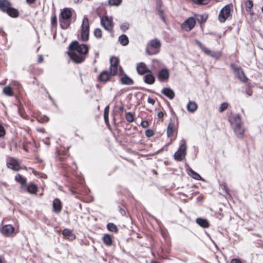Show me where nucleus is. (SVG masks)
<instances>
[{
  "label": "nucleus",
  "instance_id": "nucleus-1",
  "mask_svg": "<svg viewBox=\"0 0 263 263\" xmlns=\"http://www.w3.org/2000/svg\"><path fill=\"white\" fill-rule=\"evenodd\" d=\"M89 51V47L87 45L80 44L75 41L69 45L68 54L70 59L76 63L80 64L83 62Z\"/></svg>",
  "mask_w": 263,
  "mask_h": 263
},
{
  "label": "nucleus",
  "instance_id": "nucleus-2",
  "mask_svg": "<svg viewBox=\"0 0 263 263\" xmlns=\"http://www.w3.org/2000/svg\"><path fill=\"white\" fill-rule=\"evenodd\" d=\"M161 45V42L158 39L151 40L146 49L147 53L151 55L157 54L159 52Z\"/></svg>",
  "mask_w": 263,
  "mask_h": 263
},
{
  "label": "nucleus",
  "instance_id": "nucleus-3",
  "mask_svg": "<svg viewBox=\"0 0 263 263\" xmlns=\"http://www.w3.org/2000/svg\"><path fill=\"white\" fill-rule=\"evenodd\" d=\"M81 37L83 41H87L89 39V20L86 16H84L81 25Z\"/></svg>",
  "mask_w": 263,
  "mask_h": 263
},
{
  "label": "nucleus",
  "instance_id": "nucleus-4",
  "mask_svg": "<svg viewBox=\"0 0 263 263\" xmlns=\"http://www.w3.org/2000/svg\"><path fill=\"white\" fill-rule=\"evenodd\" d=\"M187 146L185 141L180 145L178 150L175 153L174 158L177 161L183 160L186 155Z\"/></svg>",
  "mask_w": 263,
  "mask_h": 263
},
{
  "label": "nucleus",
  "instance_id": "nucleus-5",
  "mask_svg": "<svg viewBox=\"0 0 263 263\" xmlns=\"http://www.w3.org/2000/svg\"><path fill=\"white\" fill-rule=\"evenodd\" d=\"M101 25L109 32H113L114 23L111 17L104 16L101 18Z\"/></svg>",
  "mask_w": 263,
  "mask_h": 263
},
{
  "label": "nucleus",
  "instance_id": "nucleus-6",
  "mask_svg": "<svg viewBox=\"0 0 263 263\" xmlns=\"http://www.w3.org/2000/svg\"><path fill=\"white\" fill-rule=\"evenodd\" d=\"M231 66L234 73L240 80L243 82H247L248 79L246 77L244 72L240 67L234 64H231Z\"/></svg>",
  "mask_w": 263,
  "mask_h": 263
},
{
  "label": "nucleus",
  "instance_id": "nucleus-7",
  "mask_svg": "<svg viewBox=\"0 0 263 263\" xmlns=\"http://www.w3.org/2000/svg\"><path fill=\"white\" fill-rule=\"evenodd\" d=\"M231 13V8L229 5L225 6L221 9L219 13V20L220 22L223 23L229 17Z\"/></svg>",
  "mask_w": 263,
  "mask_h": 263
},
{
  "label": "nucleus",
  "instance_id": "nucleus-8",
  "mask_svg": "<svg viewBox=\"0 0 263 263\" xmlns=\"http://www.w3.org/2000/svg\"><path fill=\"white\" fill-rule=\"evenodd\" d=\"M170 77V72L167 68H162L158 73L157 78L160 82H167Z\"/></svg>",
  "mask_w": 263,
  "mask_h": 263
},
{
  "label": "nucleus",
  "instance_id": "nucleus-9",
  "mask_svg": "<svg viewBox=\"0 0 263 263\" xmlns=\"http://www.w3.org/2000/svg\"><path fill=\"white\" fill-rule=\"evenodd\" d=\"M119 59L115 57H112L110 59V67L109 70L112 74H118V66L119 65Z\"/></svg>",
  "mask_w": 263,
  "mask_h": 263
},
{
  "label": "nucleus",
  "instance_id": "nucleus-10",
  "mask_svg": "<svg viewBox=\"0 0 263 263\" xmlns=\"http://www.w3.org/2000/svg\"><path fill=\"white\" fill-rule=\"evenodd\" d=\"M116 75V74H112L110 70L109 71L108 70H103L99 74L98 80L101 82H105L109 81L112 77Z\"/></svg>",
  "mask_w": 263,
  "mask_h": 263
},
{
  "label": "nucleus",
  "instance_id": "nucleus-11",
  "mask_svg": "<svg viewBox=\"0 0 263 263\" xmlns=\"http://www.w3.org/2000/svg\"><path fill=\"white\" fill-rule=\"evenodd\" d=\"M7 166L8 168L15 171H18L22 168L18 160L13 158H11L9 161L7 163Z\"/></svg>",
  "mask_w": 263,
  "mask_h": 263
},
{
  "label": "nucleus",
  "instance_id": "nucleus-12",
  "mask_svg": "<svg viewBox=\"0 0 263 263\" xmlns=\"http://www.w3.org/2000/svg\"><path fill=\"white\" fill-rule=\"evenodd\" d=\"M232 127L242 125L241 118L239 115L235 114L232 115L229 119Z\"/></svg>",
  "mask_w": 263,
  "mask_h": 263
},
{
  "label": "nucleus",
  "instance_id": "nucleus-13",
  "mask_svg": "<svg viewBox=\"0 0 263 263\" xmlns=\"http://www.w3.org/2000/svg\"><path fill=\"white\" fill-rule=\"evenodd\" d=\"M72 16V9L69 8H64L60 13V18L64 20H69Z\"/></svg>",
  "mask_w": 263,
  "mask_h": 263
},
{
  "label": "nucleus",
  "instance_id": "nucleus-14",
  "mask_svg": "<svg viewBox=\"0 0 263 263\" xmlns=\"http://www.w3.org/2000/svg\"><path fill=\"white\" fill-rule=\"evenodd\" d=\"M14 231V228L11 224H6L3 226L2 233L7 236L11 235Z\"/></svg>",
  "mask_w": 263,
  "mask_h": 263
},
{
  "label": "nucleus",
  "instance_id": "nucleus-15",
  "mask_svg": "<svg viewBox=\"0 0 263 263\" xmlns=\"http://www.w3.org/2000/svg\"><path fill=\"white\" fill-rule=\"evenodd\" d=\"M137 71L140 75H142L146 72H151V71L146 67L145 64L143 62L139 63L137 65Z\"/></svg>",
  "mask_w": 263,
  "mask_h": 263
},
{
  "label": "nucleus",
  "instance_id": "nucleus-16",
  "mask_svg": "<svg viewBox=\"0 0 263 263\" xmlns=\"http://www.w3.org/2000/svg\"><path fill=\"white\" fill-rule=\"evenodd\" d=\"M236 135V136L239 138H243L244 136V133L245 131V128L242 126V125L236 126L232 128Z\"/></svg>",
  "mask_w": 263,
  "mask_h": 263
},
{
  "label": "nucleus",
  "instance_id": "nucleus-17",
  "mask_svg": "<svg viewBox=\"0 0 263 263\" xmlns=\"http://www.w3.org/2000/svg\"><path fill=\"white\" fill-rule=\"evenodd\" d=\"M53 211L59 213L62 210V203L59 198H55L53 200L52 203Z\"/></svg>",
  "mask_w": 263,
  "mask_h": 263
},
{
  "label": "nucleus",
  "instance_id": "nucleus-18",
  "mask_svg": "<svg viewBox=\"0 0 263 263\" xmlns=\"http://www.w3.org/2000/svg\"><path fill=\"white\" fill-rule=\"evenodd\" d=\"M161 93L171 100L174 99L175 96L174 91L168 87L162 89Z\"/></svg>",
  "mask_w": 263,
  "mask_h": 263
},
{
  "label": "nucleus",
  "instance_id": "nucleus-19",
  "mask_svg": "<svg viewBox=\"0 0 263 263\" xmlns=\"http://www.w3.org/2000/svg\"><path fill=\"white\" fill-rule=\"evenodd\" d=\"M11 4L8 0H0V10L3 12H6Z\"/></svg>",
  "mask_w": 263,
  "mask_h": 263
},
{
  "label": "nucleus",
  "instance_id": "nucleus-20",
  "mask_svg": "<svg viewBox=\"0 0 263 263\" xmlns=\"http://www.w3.org/2000/svg\"><path fill=\"white\" fill-rule=\"evenodd\" d=\"M27 192L31 194H36L38 188L37 186L33 183H29V184H26V185L25 186Z\"/></svg>",
  "mask_w": 263,
  "mask_h": 263
},
{
  "label": "nucleus",
  "instance_id": "nucleus-21",
  "mask_svg": "<svg viewBox=\"0 0 263 263\" xmlns=\"http://www.w3.org/2000/svg\"><path fill=\"white\" fill-rule=\"evenodd\" d=\"M196 23V20L193 17H189L184 23V25L189 28V30H191L194 28Z\"/></svg>",
  "mask_w": 263,
  "mask_h": 263
},
{
  "label": "nucleus",
  "instance_id": "nucleus-22",
  "mask_svg": "<svg viewBox=\"0 0 263 263\" xmlns=\"http://www.w3.org/2000/svg\"><path fill=\"white\" fill-rule=\"evenodd\" d=\"M187 109L189 112H194L198 108V105L195 102L189 101L186 106Z\"/></svg>",
  "mask_w": 263,
  "mask_h": 263
},
{
  "label": "nucleus",
  "instance_id": "nucleus-23",
  "mask_svg": "<svg viewBox=\"0 0 263 263\" xmlns=\"http://www.w3.org/2000/svg\"><path fill=\"white\" fill-rule=\"evenodd\" d=\"M121 82L122 84L127 85H132L134 84V81L126 74L121 78Z\"/></svg>",
  "mask_w": 263,
  "mask_h": 263
},
{
  "label": "nucleus",
  "instance_id": "nucleus-24",
  "mask_svg": "<svg viewBox=\"0 0 263 263\" xmlns=\"http://www.w3.org/2000/svg\"><path fill=\"white\" fill-rule=\"evenodd\" d=\"M6 13L10 16L14 18L18 17L19 15L18 11L16 9L11 7V6L9 7Z\"/></svg>",
  "mask_w": 263,
  "mask_h": 263
},
{
  "label": "nucleus",
  "instance_id": "nucleus-25",
  "mask_svg": "<svg viewBox=\"0 0 263 263\" xmlns=\"http://www.w3.org/2000/svg\"><path fill=\"white\" fill-rule=\"evenodd\" d=\"M15 180L21 184L22 186V187L25 186L27 184V179L26 178L23 177L20 174H17L15 176Z\"/></svg>",
  "mask_w": 263,
  "mask_h": 263
},
{
  "label": "nucleus",
  "instance_id": "nucleus-26",
  "mask_svg": "<svg viewBox=\"0 0 263 263\" xmlns=\"http://www.w3.org/2000/svg\"><path fill=\"white\" fill-rule=\"evenodd\" d=\"M144 81L147 84H153L155 81V77L152 74H146L144 77Z\"/></svg>",
  "mask_w": 263,
  "mask_h": 263
},
{
  "label": "nucleus",
  "instance_id": "nucleus-27",
  "mask_svg": "<svg viewBox=\"0 0 263 263\" xmlns=\"http://www.w3.org/2000/svg\"><path fill=\"white\" fill-rule=\"evenodd\" d=\"M102 240L104 244L107 246L109 247L112 245V237L109 234H105L102 238Z\"/></svg>",
  "mask_w": 263,
  "mask_h": 263
},
{
  "label": "nucleus",
  "instance_id": "nucleus-28",
  "mask_svg": "<svg viewBox=\"0 0 263 263\" xmlns=\"http://www.w3.org/2000/svg\"><path fill=\"white\" fill-rule=\"evenodd\" d=\"M187 174L189 175H190L191 177L197 180H201L202 177L200 176V175L193 171L192 168H189L187 171Z\"/></svg>",
  "mask_w": 263,
  "mask_h": 263
},
{
  "label": "nucleus",
  "instance_id": "nucleus-29",
  "mask_svg": "<svg viewBox=\"0 0 263 263\" xmlns=\"http://www.w3.org/2000/svg\"><path fill=\"white\" fill-rule=\"evenodd\" d=\"M3 93L8 97H12L14 95L12 88L10 86H6L3 89Z\"/></svg>",
  "mask_w": 263,
  "mask_h": 263
},
{
  "label": "nucleus",
  "instance_id": "nucleus-30",
  "mask_svg": "<svg viewBox=\"0 0 263 263\" xmlns=\"http://www.w3.org/2000/svg\"><path fill=\"white\" fill-rule=\"evenodd\" d=\"M204 53L207 55L215 59H218L221 56V54L220 52L213 51L208 48H207Z\"/></svg>",
  "mask_w": 263,
  "mask_h": 263
},
{
  "label": "nucleus",
  "instance_id": "nucleus-31",
  "mask_svg": "<svg viewBox=\"0 0 263 263\" xmlns=\"http://www.w3.org/2000/svg\"><path fill=\"white\" fill-rule=\"evenodd\" d=\"M196 222L201 227L206 228L209 226V222L206 219H203L201 218H198L196 219Z\"/></svg>",
  "mask_w": 263,
  "mask_h": 263
},
{
  "label": "nucleus",
  "instance_id": "nucleus-32",
  "mask_svg": "<svg viewBox=\"0 0 263 263\" xmlns=\"http://www.w3.org/2000/svg\"><path fill=\"white\" fill-rule=\"evenodd\" d=\"M119 42L123 46H126L129 43V40L127 35L122 34L119 37Z\"/></svg>",
  "mask_w": 263,
  "mask_h": 263
},
{
  "label": "nucleus",
  "instance_id": "nucleus-33",
  "mask_svg": "<svg viewBox=\"0 0 263 263\" xmlns=\"http://www.w3.org/2000/svg\"><path fill=\"white\" fill-rule=\"evenodd\" d=\"M174 123L172 122H170L168 124L167 128V136L168 137H171L172 136L174 133Z\"/></svg>",
  "mask_w": 263,
  "mask_h": 263
},
{
  "label": "nucleus",
  "instance_id": "nucleus-34",
  "mask_svg": "<svg viewBox=\"0 0 263 263\" xmlns=\"http://www.w3.org/2000/svg\"><path fill=\"white\" fill-rule=\"evenodd\" d=\"M61 27L63 29H67L70 24V22L68 20H64L60 18Z\"/></svg>",
  "mask_w": 263,
  "mask_h": 263
},
{
  "label": "nucleus",
  "instance_id": "nucleus-35",
  "mask_svg": "<svg viewBox=\"0 0 263 263\" xmlns=\"http://www.w3.org/2000/svg\"><path fill=\"white\" fill-rule=\"evenodd\" d=\"M125 119L127 122L132 123L134 121V115L131 112H127L125 114Z\"/></svg>",
  "mask_w": 263,
  "mask_h": 263
},
{
  "label": "nucleus",
  "instance_id": "nucleus-36",
  "mask_svg": "<svg viewBox=\"0 0 263 263\" xmlns=\"http://www.w3.org/2000/svg\"><path fill=\"white\" fill-rule=\"evenodd\" d=\"M109 106L108 105L106 106L104 111V118L106 123L109 122Z\"/></svg>",
  "mask_w": 263,
  "mask_h": 263
},
{
  "label": "nucleus",
  "instance_id": "nucleus-37",
  "mask_svg": "<svg viewBox=\"0 0 263 263\" xmlns=\"http://www.w3.org/2000/svg\"><path fill=\"white\" fill-rule=\"evenodd\" d=\"M107 229L111 232H118V228L113 223H109L107 225Z\"/></svg>",
  "mask_w": 263,
  "mask_h": 263
},
{
  "label": "nucleus",
  "instance_id": "nucleus-38",
  "mask_svg": "<svg viewBox=\"0 0 263 263\" xmlns=\"http://www.w3.org/2000/svg\"><path fill=\"white\" fill-rule=\"evenodd\" d=\"M253 6V3L251 0H247L245 2L246 10L247 11H250L251 8Z\"/></svg>",
  "mask_w": 263,
  "mask_h": 263
},
{
  "label": "nucleus",
  "instance_id": "nucleus-39",
  "mask_svg": "<svg viewBox=\"0 0 263 263\" xmlns=\"http://www.w3.org/2000/svg\"><path fill=\"white\" fill-rule=\"evenodd\" d=\"M122 0H109L108 4L111 6H119Z\"/></svg>",
  "mask_w": 263,
  "mask_h": 263
},
{
  "label": "nucleus",
  "instance_id": "nucleus-40",
  "mask_svg": "<svg viewBox=\"0 0 263 263\" xmlns=\"http://www.w3.org/2000/svg\"><path fill=\"white\" fill-rule=\"evenodd\" d=\"M93 34L95 37L97 39H101L102 36V30L100 28H96L93 32Z\"/></svg>",
  "mask_w": 263,
  "mask_h": 263
},
{
  "label": "nucleus",
  "instance_id": "nucleus-41",
  "mask_svg": "<svg viewBox=\"0 0 263 263\" xmlns=\"http://www.w3.org/2000/svg\"><path fill=\"white\" fill-rule=\"evenodd\" d=\"M11 85H12L13 87H15L18 91H21L22 89V87L20 83L17 81H12L11 84Z\"/></svg>",
  "mask_w": 263,
  "mask_h": 263
},
{
  "label": "nucleus",
  "instance_id": "nucleus-42",
  "mask_svg": "<svg viewBox=\"0 0 263 263\" xmlns=\"http://www.w3.org/2000/svg\"><path fill=\"white\" fill-rule=\"evenodd\" d=\"M194 3L198 5H206L210 2V0H192Z\"/></svg>",
  "mask_w": 263,
  "mask_h": 263
},
{
  "label": "nucleus",
  "instance_id": "nucleus-43",
  "mask_svg": "<svg viewBox=\"0 0 263 263\" xmlns=\"http://www.w3.org/2000/svg\"><path fill=\"white\" fill-rule=\"evenodd\" d=\"M228 107V103L227 102H224L221 104L219 108V111L221 112L227 109Z\"/></svg>",
  "mask_w": 263,
  "mask_h": 263
},
{
  "label": "nucleus",
  "instance_id": "nucleus-44",
  "mask_svg": "<svg viewBox=\"0 0 263 263\" xmlns=\"http://www.w3.org/2000/svg\"><path fill=\"white\" fill-rule=\"evenodd\" d=\"M129 25L127 23H123L120 25V28L123 31H125L127 30H128L129 28Z\"/></svg>",
  "mask_w": 263,
  "mask_h": 263
},
{
  "label": "nucleus",
  "instance_id": "nucleus-45",
  "mask_svg": "<svg viewBox=\"0 0 263 263\" xmlns=\"http://www.w3.org/2000/svg\"><path fill=\"white\" fill-rule=\"evenodd\" d=\"M196 43L204 52H205V50H206L207 48H206L200 42L196 40Z\"/></svg>",
  "mask_w": 263,
  "mask_h": 263
},
{
  "label": "nucleus",
  "instance_id": "nucleus-46",
  "mask_svg": "<svg viewBox=\"0 0 263 263\" xmlns=\"http://www.w3.org/2000/svg\"><path fill=\"white\" fill-rule=\"evenodd\" d=\"M62 234L64 236H70L72 235L71 231L67 229H64L63 231Z\"/></svg>",
  "mask_w": 263,
  "mask_h": 263
},
{
  "label": "nucleus",
  "instance_id": "nucleus-47",
  "mask_svg": "<svg viewBox=\"0 0 263 263\" xmlns=\"http://www.w3.org/2000/svg\"><path fill=\"white\" fill-rule=\"evenodd\" d=\"M145 134L147 137H151L154 136V132L153 130L148 129L146 130Z\"/></svg>",
  "mask_w": 263,
  "mask_h": 263
},
{
  "label": "nucleus",
  "instance_id": "nucleus-48",
  "mask_svg": "<svg viewBox=\"0 0 263 263\" xmlns=\"http://www.w3.org/2000/svg\"><path fill=\"white\" fill-rule=\"evenodd\" d=\"M162 5V3L161 1L159 0L157 2L156 7H157V9L158 11L159 12V13L160 12V11H163L161 9Z\"/></svg>",
  "mask_w": 263,
  "mask_h": 263
},
{
  "label": "nucleus",
  "instance_id": "nucleus-49",
  "mask_svg": "<svg viewBox=\"0 0 263 263\" xmlns=\"http://www.w3.org/2000/svg\"><path fill=\"white\" fill-rule=\"evenodd\" d=\"M5 130L4 126L0 124V137H2L5 135Z\"/></svg>",
  "mask_w": 263,
  "mask_h": 263
},
{
  "label": "nucleus",
  "instance_id": "nucleus-50",
  "mask_svg": "<svg viewBox=\"0 0 263 263\" xmlns=\"http://www.w3.org/2000/svg\"><path fill=\"white\" fill-rule=\"evenodd\" d=\"M141 125L143 128H147L149 126V123L146 120H143L141 121Z\"/></svg>",
  "mask_w": 263,
  "mask_h": 263
},
{
  "label": "nucleus",
  "instance_id": "nucleus-51",
  "mask_svg": "<svg viewBox=\"0 0 263 263\" xmlns=\"http://www.w3.org/2000/svg\"><path fill=\"white\" fill-rule=\"evenodd\" d=\"M160 16L161 17L162 21L166 23V20L163 15V11H160V12L159 13Z\"/></svg>",
  "mask_w": 263,
  "mask_h": 263
},
{
  "label": "nucleus",
  "instance_id": "nucleus-52",
  "mask_svg": "<svg viewBox=\"0 0 263 263\" xmlns=\"http://www.w3.org/2000/svg\"><path fill=\"white\" fill-rule=\"evenodd\" d=\"M230 263H242V262L239 259L233 258L231 260Z\"/></svg>",
  "mask_w": 263,
  "mask_h": 263
},
{
  "label": "nucleus",
  "instance_id": "nucleus-53",
  "mask_svg": "<svg viewBox=\"0 0 263 263\" xmlns=\"http://www.w3.org/2000/svg\"><path fill=\"white\" fill-rule=\"evenodd\" d=\"M164 112L163 111H159L157 116L159 119H162L164 117Z\"/></svg>",
  "mask_w": 263,
  "mask_h": 263
},
{
  "label": "nucleus",
  "instance_id": "nucleus-54",
  "mask_svg": "<svg viewBox=\"0 0 263 263\" xmlns=\"http://www.w3.org/2000/svg\"><path fill=\"white\" fill-rule=\"evenodd\" d=\"M57 17H56V16H54L52 18L51 24L53 26H54L57 24Z\"/></svg>",
  "mask_w": 263,
  "mask_h": 263
},
{
  "label": "nucleus",
  "instance_id": "nucleus-55",
  "mask_svg": "<svg viewBox=\"0 0 263 263\" xmlns=\"http://www.w3.org/2000/svg\"><path fill=\"white\" fill-rule=\"evenodd\" d=\"M147 102L152 105H154L155 103V101L153 99L148 97L147 99Z\"/></svg>",
  "mask_w": 263,
  "mask_h": 263
},
{
  "label": "nucleus",
  "instance_id": "nucleus-56",
  "mask_svg": "<svg viewBox=\"0 0 263 263\" xmlns=\"http://www.w3.org/2000/svg\"><path fill=\"white\" fill-rule=\"evenodd\" d=\"M43 60H44V59H43V56L41 55L39 56V57L38 58V62L40 63H42L43 61Z\"/></svg>",
  "mask_w": 263,
  "mask_h": 263
},
{
  "label": "nucleus",
  "instance_id": "nucleus-57",
  "mask_svg": "<svg viewBox=\"0 0 263 263\" xmlns=\"http://www.w3.org/2000/svg\"><path fill=\"white\" fill-rule=\"evenodd\" d=\"M36 0H26V2L28 4H33L35 2Z\"/></svg>",
  "mask_w": 263,
  "mask_h": 263
},
{
  "label": "nucleus",
  "instance_id": "nucleus-58",
  "mask_svg": "<svg viewBox=\"0 0 263 263\" xmlns=\"http://www.w3.org/2000/svg\"><path fill=\"white\" fill-rule=\"evenodd\" d=\"M49 120V119L48 117H44V118H43V122H47Z\"/></svg>",
  "mask_w": 263,
  "mask_h": 263
},
{
  "label": "nucleus",
  "instance_id": "nucleus-59",
  "mask_svg": "<svg viewBox=\"0 0 263 263\" xmlns=\"http://www.w3.org/2000/svg\"><path fill=\"white\" fill-rule=\"evenodd\" d=\"M247 93L249 95V96H251L252 95V93L250 91V90H247Z\"/></svg>",
  "mask_w": 263,
  "mask_h": 263
},
{
  "label": "nucleus",
  "instance_id": "nucleus-60",
  "mask_svg": "<svg viewBox=\"0 0 263 263\" xmlns=\"http://www.w3.org/2000/svg\"><path fill=\"white\" fill-rule=\"evenodd\" d=\"M124 110V107L123 106H121L119 107V110L121 111H123Z\"/></svg>",
  "mask_w": 263,
  "mask_h": 263
},
{
  "label": "nucleus",
  "instance_id": "nucleus-61",
  "mask_svg": "<svg viewBox=\"0 0 263 263\" xmlns=\"http://www.w3.org/2000/svg\"><path fill=\"white\" fill-rule=\"evenodd\" d=\"M80 0H73V2L76 4L79 3Z\"/></svg>",
  "mask_w": 263,
  "mask_h": 263
},
{
  "label": "nucleus",
  "instance_id": "nucleus-62",
  "mask_svg": "<svg viewBox=\"0 0 263 263\" xmlns=\"http://www.w3.org/2000/svg\"><path fill=\"white\" fill-rule=\"evenodd\" d=\"M222 188H223V189L226 191V192L227 193V190H226V187H225V186H223L222 187Z\"/></svg>",
  "mask_w": 263,
  "mask_h": 263
},
{
  "label": "nucleus",
  "instance_id": "nucleus-63",
  "mask_svg": "<svg viewBox=\"0 0 263 263\" xmlns=\"http://www.w3.org/2000/svg\"><path fill=\"white\" fill-rule=\"evenodd\" d=\"M151 263H157V262L155 261H152Z\"/></svg>",
  "mask_w": 263,
  "mask_h": 263
},
{
  "label": "nucleus",
  "instance_id": "nucleus-64",
  "mask_svg": "<svg viewBox=\"0 0 263 263\" xmlns=\"http://www.w3.org/2000/svg\"><path fill=\"white\" fill-rule=\"evenodd\" d=\"M261 11H262V12L263 13V7L261 8Z\"/></svg>",
  "mask_w": 263,
  "mask_h": 263
}]
</instances>
